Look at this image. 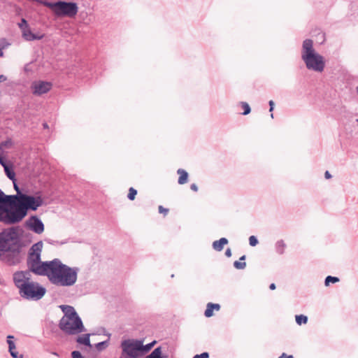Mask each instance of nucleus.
<instances>
[{
    "label": "nucleus",
    "mask_w": 358,
    "mask_h": 358,
    "mask_svg": "<svg viewBox=\"0 0 358 358\" xmlns=\"http://www.w3.org/2000/svg\"><path fill=\"white\" fill-rule=\"evenodd\" d=\"M22 239L18 228L10 227L0 231V260L9 266L22 259Z\"/></svg>",
    "instance_id": "nucleus-1"
},
{
    "label": "nucleus",
    "mask_w": 358,
    "mask_h": 358,
    "mask_svg": "<svg viewBox=\"0 0 358 358\" xmlns=\"http://www.w3.org/2000/svg\"><path fill=\"white\" fill-rule=\"evenodd\" d=\"M46 266V271L43 275H46L52 284L69 287L76 283L78 272V268L69 267L58 259L48 262V264Z\"/></svg>",
    "instance_id": "nucleus-2"
},
{
    "label": "nucleus",
    "mask_w": 358,
    "mask_h": 358,
    "mask_svg": "<svg viewBox=\"0 0 358 358\" xmlns=\"http://www.w3.org/2000/svg\"><path fill=\"white\" fill-rule=\"evenodd\" d=\"M14 196H7L0 189V222L13 224L22 220V205Z\"/></svg>",
    "instance_id": "nucleus-3"
},
{
    "label": "nucleus",
    "mask_w": 358,
    "mask_h": 358,
    "mask_svg": "<svg viewBox=\"0 0 358 358\" xmlns=\"http://www.w3.org/2000/svg\"><path fill=\"white\" fill-rule=\"evenodd\" d=\"M61 308L64 315L59 322L60 329L69 334L82 332L84 327L75 309L70 306H62Z\"/></svg>",
    "instance_id": "nucleus-4"
},
{
    "label": "nucleus",
    "mask_w": 358,
    "mask_h": 358,
    "mask_svg": "<svg viewBox=\"0 0 358 358\" xmlns=\"http://www.w3.org/2000/svg\"><path fill=\"white\" fill-rule=\"evenodd\" d=\"M301 57L308 69L317 72H322L324 70L325 66L324 58L315 52L312 40L306 39L303 41Z\"/></svg>",
    "instance_id": "nucleus-5"
},
{
    "label": "nucleus",
    "mask_w": 358,
    "mask_h": 358,
    "mask_svg": "<svg viewBox=\"0 0 358 358\" xmlns=\"http://www.w3.org/2000/svg\"><path fill=\"white\" fill-rule=\"evenodd\" d=\"M156 343L153 341L150 343L143 345V341L136 339L124 340L121 343L122 353L121 358H138L148 352Z\"/></svg>",
    "instance_id": "nucleus-6"
},
{
    "label": "nucleus",
    "mask_w": 358,
    "mask_h": 358,
    "mask_svg": "<svg viewBox=\"0 0 358 358\" xmlns=\"http://www.w3.org/2000/svg\"><path fill=\"white\" fill-rule=\"evenodd\" d=\"M43 243L42 241L34 244L29 250L27 257V266L33 273L42 275L46 271L48 262L41 261V254L43 250Z\"/></svg>",
    "instance_id": "nucleus-7"
},
{
    "label": "nucleus",
    "mask_w": 358,
    "mask_h": 358,
    "mask_svg": "<svg viewBox=\"0 0 358 358\" xmlns=\"http://www.w3.org/2000/svg\"><path fill=\"white\" fill-rule=\"evenodd\" d=\"M41 3L52 9L54 13L57 16H66L73 17L76 15L78 8L76 3L58 1L56 3H50L43 1Z\"/></svg>",
    "instance_id": "nucleus-8"
},
{
    "label": "nucleus",
    "mask_w": 358,
    "mask_h": 358,
    "mask_svg": "<svg viewBox=\"0 0 358 358\" xmlns=\"http://www.w3.org/2000/svg\"><path fill=\"white\" fill-rule=\"evenodd\" d=\"M45 288L38 282L24 280V296L31 300H39L45 294Z\"/></svg>",
    "instance_id": "nucleus-9"
},
{
    "label": "nucleus",
    "mask_w": 358,
    "mask_h": 358,
    "mask_svg": "<svg viewBox=\"0 0 358 358\" xmlns=\"http://www.w3.org/2000/svg\"><path fill=\"white\" fill-rule=\"evenodd\" d=\"M43 203V199L41 196H30L24 194V217L29 210L36 211Z\"/></svg>",
    "instance_id": "nucleus-10"
},
{
    "label": "nucleus",
    "mask_w": 358,
    "mask_h": 358,
    "mask_svg": "<svg viewBox=\"0 0 358 358\" xmlns=\"http://www.w3.org/2000/svg\"><path fill=\"white\" fill-rule=\"evenodd\" d=\"M25 227L30 231L36 234H41L44 232L45 226L43 222L36 215H32L28 218L25 223Z\"/></svg>",
    "instance_id": "nucleus-11"
},
{
    "label": "nucleus",
    "mask_w": 358,
    "mask_h": 358,
    "mask_svg": "<svg viewBox=\"0 0 358 358\" xmlns=\"http://www.w3.org/2000/svg\"><path fill=\"white\" fill-rule=\"evenodd\" d=\"M52 87V83L43 80L34 81L31 86L32 93L37 96L48 93Z\"/></svg>",
    "instance_id": "nucleus-12"
},
{
    "label": "nucleus",
    "mask_w": 358,
    "mask_h": 358,
    "mask_svg": "<svg viewBox=\"0 0 358 358\" xmlns=\"http://www.w3.org/2000/svg\"><path fill=\"white\" fill-rule=\"evenodd\" d=\"M44 37L41 33L34 34L29 29L27 28V21L24 20V39L27 41L40 40Z\"/></svg>",
    "instance_id": "nucleus-13"
},
{
    "label": "nucleus",
    "mask_w": 358,
    "mask_h": 358,
    "mask_svg": "<svg viewBox=\"0 0 358 358\" xmlns=\"http://www.w3.org/2000/svg\"><path fill=\"white\" fill-rule=\"evenodd\" d=\"M14 336L8 335L7 336V343L8 344V351L13 358H22V355H18V352L15 350L16 347L13 341Z\"/></svg>",
    "instance_id": "nucleus-14"
},
{
    "label": "nucleus",
    "mask_w": 358,
    "mask_h": 358,
    "mask_svg": "<svg viewBox=\"0 0 358 358\" xmlns=\"http://www.w3.org/2000/svg\"><path fill=\"white\" fill-rule=\"evenodd\" d=\"M13 281L15 286L19 289V293L22 296V271H16L13 274Z\"/></svg>",
    "instance_id": "nucleus-15"
},
{
    "label": "nucleus",
    "mask_w": 358,
    "mask_h": 358,
    "mask_svg": "<svg viewBox=\"0 0 358 358\" xmlns=\"http://www.w3.org/2000/svg\"><path fill=\"white\" fill-rule=\"evenodd\" d=\"M220 309V306L218 303H208L206 306L204 315L206 317H210L213 315V310L218 311Z\"/></svg>",
    "instance_id": "nucleus-16"
},
{
    "label": "nucleus",
    "mask_w": 358,
    "mask_h": 358,
    "mask_svg": "<svg viewBox=\"0 0 358 358\" xmlns=\"http://www.w3.org/2000/svg\"><path fill=\"white\" fill-rule=\"evenodd\" d=\"M14 189L17 192V194L15 195H7V196H14L16 197L17 199L15 201L18 202L19 203L22 205V189H21L15 181H13Z\"/></svg>",
    "instance_id": "nucleus-17"
},
{
    "label": "nucleus",
    "mask_w": 358,
    "mask_h": 358,
    "mask_svg": "<svg viewBox=\"0 0 358 358\" xmlns=\"http://www.w3.org/2000/svg\"><path fill=\"white\" fill-rule=\"evenodd\" d=\"M228 243V240L226 238H221L218 241L213 243V248L217 251L222 250L224 246Z\"/></svg>",
    "instance_id": "nucleus-18"
},
{
    "label": "nucleus",
    "mask_w": 358,
    "mask_h": 358,
    "mask_svg": "<svg viewBox=\"0 0 358 358\" xmlns=\"http://www.w3.org/2000/svg\"><path fill=\"white\" fill-rule=\"evenodd\" d=\"M177 173L179 175L178 178V183L180 185H184L187 182L188 180V173L186 171L182 169H179L177 171Z\"/></svg>",
    "instance_id": "nucleus-19"
},
{
    "label": "nucleus",
    "mask_w": 358,
    "mask_h": 358,
    "mask_svg": "<svg viewBox=\"0 0 358 358\" xmlns=\"http://www.w3.org/2000/svg\"><path fill=\"white\" fill-rule=\"evenodd\" d=\"M286 248V244L284 241L280 240L275 244V250L278 254H283Z\"/></svg>",
    "instance_id": "nucleus-20"
},
{
    "label": "nucleus",
    "mask_w": 358,
    "mask_h": 358,
    "mask_svg": "<svg viewBox=\"0 0 358 358\" xmlns=\"http://www.w3.org/2000/svg\"><path fill=\"white\" fill-rule=\"evenodd\" d=\"M4 171H5V173L6 175V176L10 180H11L12 181H15L16 180V179H15V173L13 171V170L11 166L5 167Z\"/></svg>",
    "instance_id": "nucleus-21"
},
{
    "label": "nucleus",
    "mask_w": 358,
    "mask_h": 358,
    "mask_svg": "<svg viewBox=\"0 0 358 358\" xmlns=\"http://www.w3.org/2000/svg\"><path fill=\"white\" fill-rule=\"evenodd\" d=\"M245 259V256L243 255L242 256L241 258H240V261H236L234 262V266L237 269H243L245 268L246 266V263L245 262H241V261H244Z\"/></svg>",
    "instance_id": "nucleus-22"
},
{
    "label": "nucleus",
    "mask_w": 358,
    "mask_h": 358,
    "mask_svg": "<svg viewBox=\"0 0 358 358\" xmlns=\"http://www.w3.org/2000/svg\"><path fill=\"white\" fill-rule=\"evenodd\" d=\"M78 343L85 345L90 346V337L88 334L79 336L77 339Z\"/></svg>",
    "instance_id": "nucleus-23"
},
{
    "label": "nucleus",
    "mask_w": 358,
    "mask_h": 358,
    "mask_svg": "<svg viewBox=\"0 0 358 358\" xmlns=\"http://www.w3.org/2000/svg\"><path fill=\"white\" fill-rule=\"evenodd\" d=\"M12 145L13 141L10 138H8L0 143V150L3 151L4 149L10 148Z\"/></svg>",
    "instance_id": "nucleus-24"
},
{
    "label": "nucleus",
    "mask_w": 358,
    "mask_h": 358,
    "mask_svg": "<svg viewBox=\"0 0 358 358\" xmlns=\"http://www.w3.org/2000/svg\"><path fill=\"white\" fill-rule=\"evenodd\" d=\"M161 348H157L155 349L150 355L146 357V358H162Z\"/></svg>",
    "instance_id": "nucleus-25"
},
{
    "label": "nucleus",
    "mask_w": 358,
    "mask_h": 358,
    "mask_svg": "<svg viewBox=\"0 0 358 358\" xmlns=\"http://www.w3.org/2000/svg\"><path fill=\"white\" fill-rule=\"evenodd\" d=\"M296 322L299 325L302 324H306L308 322V317L303 315H296Z\"/></svg>",
    "instance_id": "nucleus-26"
},
{
    "label": "nucleus",
    "mask_w": 358,
    "mask_h": 358,
    "mask_svg": "<svg viewBox=\"0 0 358 358\" xmlns=\"http://www.w3.org/2000/svg\"><path fill=\"white\" fill-rule=\"evenodd\" d=\"M241 106L243 110V112L242 113L243 115H245L250 113L251 109L248 103L243 101L241 102Z\"/></svg>",
    "instance_id": "nucleus-27"
},
{
    "label": "nucleus",
    "mask_w": 358,
    "mask_h": 358,
    "mask_svg": "<svg viewBox=\"0 0 358 358\" xmlns=\"http://www.w3.org/2000/svg\"><path fill=\"white\" fill-rule=\"evenodd\" d=\"M136 194L137 191L134 187H130L129 189L127 197L129 200L133 201L135 199Z\"/></svg>",
    "instance_id": "nucleus-28"
},
{
    "label": "nucleus",
    "mask_w": 358,
    "mask_h": 358,
    "mask_svg": "<svg viewBox=\"0 0 358 358\" xmlns=\"http://www.w3.org/2000/svg\"><path fill=\"white\" fill-rule=\"evenodd\" d=\"M339 281V279L337 277L333 276H327L325 279V285L328 286L330 282L335 283Z\"/></svg>",
    "instance_id": "nucleus-29"
},
{
    "label": "nucleus",
    "mask_w": 358,
    "mask_h": 358,
    "mask_svg": "<svg viewBox=\"0 0 358 358\" xmlns=\"http://www.w3.org/2000/svg\"><path fill=\"white\" fill-rule=\"evenodd\" d=\"M10 43L4 38H0V49L8 48Z\"/></svg>",
    "instance_id": "nucleus-30"
},
{
    "label": "nucleus",
    "mask_w": 358,
    "mask_h": 358,
    "mask_svg": "<svg viewBox=\"0 0 358 358\" xmlns=\"http://www.w3.org/2000/svg\"><path fill=\"white\" fill-rule=\"evenodd\" d=\"M249 243L251 246H255L258 243V241L255 236H251L249 238Z\"/></svg>",
    "instance_id": "nucleus-31"
},
{
    "label": "nucleus",
    "mask_w": 358,
    "mask_h": 358,
    "mask_svg": "<svg viewBox=\"0 0 358 358\" xmlns=\"http://www.w3.org/2000/svg\"><path fill=\"white\" fill-rule=\"evenodd\" d=\"M159 213L161 214H163L164 216L167 215V214L169 212V210L168 208H164L162 206H159L158 207Z\"/></svg>",
    "instance_id": "nucleus-32"
},
{
    "label": "nucleus",
    "mask_w": 358,
    "mask_h": 358,
    "mask_svg": "<svg viewBox=\"0 0 358 358\" xmlns=\"http://www.w3.org/2000/svg\"><path fill=\"white\" fill-rule=\"evenodd\" d=\"M209 355L208 352H203L201 355H196L193 358H208Z\"/></svg>",
    "instance_id": "nucleus-33"
},
{
    "label": "nucleus",
    "mask_w": 358,
    "mask_h": 358,
    "mask_svg": "<svg viewBox=\"0 0 358 358\" xmlns=\"http://www.w3.org/2000/svg\"><path fill=\"white\" fill-rule=\"evenodd\" d=\"M0 164L3 167V169L9 166L4 157H0Z\"/></svg>",
    "instance_id": "nucleus-34"
},
{
    "label": "nucleus",
    "mask_w": 358,
    "mask_h": 358,
    "mask_svg": "<svg viewBox=\"0 0 358 358\" xmlns=\"http://www.w3.org/2000/svg\"><path fill=\"white\" fill-rule=\"evenodd\" d=\"M71 355L72 358H83L80 352L78 351H73Z\"/></svg>",
    "instance_id": "nucleus-35"
},
{
    "label": "nucleus",
    "mask_w": 358,
    "mask_h": 358,
    "mask_svg": "<svg viewBox=\"0 0 358 358\" xmlns=\"http://www.w3.org/2000/svg\"><path fill=\"white\" fill-rule=\"evenodd\" d=\"M269 106H270L269 111L272 112L273 110V108H274V102H273V101L271 100L269 101Z\"/></svg>",
    "instance_id": "nucleus-36"
},
{
    "label": "nucleus",
    "mask_w": 358,
    "mask_h": 358,
    "mask_svg": "<svg viewBox=\"0 0 358 358\" xmlns=\"http://www.w3.org/2000/svg\"><path fill=\"white\" fill-rule=\"evenodd\" d=\"M190 188L192 190H193L194 192H197L198 191V187L196 184H192L191 186H190Z\"/></svg>",
    "instance_id": "nucleus-37"
},
{
    "label": "nucleus",
    "mask_w": 358,
    "mask_h": 358,
    "mask_svg": "<svg viewBox=\"0 0 358 358\" xmlns=\"http://www.w3.org/2000/svg\"><path fill=\"white\" fill-rule=\"evenodd\" d=\"M278 358H294L292 355H287L285 353H282Z\"/></svg>",
    "instance_id": "nucleus-38"
},
{
    "label": "nucleus",
    "mask_w": 358,
    "mask_h": 358,
    "mask_svg": "<svg viewBox=\"0 0 358 358\" xmlns=\"http://www.w3.org/2000/svg\"><path fill=\"white\" fill-rule=\"evenodd\" d=\"M225 255L228 257H230L231 256V249L228 248L226 251H225Z\"/></svg>",
    "instance_id": "nucleus-39"
},
{
    "label": "nucleus",
    "mask_w": 358,
    "mask_h": 358,
    "mask_svg": "<svg viewBox=\"0 0 358 358\" xmlns=\"http://www.w3.org/2000/svg\"><path fill=\"white\" fill-rule=\"evenodd\" d=\"M324 176L327 179H330L331 178V175L330 174V173L327 171L324 173Z\"/></svg>",
    "instance_id": "nucleus-40"
},
{
    "label": "nucleus",
    "mask_w": 358,
    "mask_h": 358,
    "mask_svg": "<svg viewBox=\"0 0 358 358\" xmlns=\"http://www.w3.org/2000/svg\"><path fill=\"white\" fill-rule=\"evenodd\" d=\"M6 80H7L6 76H5L4 75H0V83L1 82H4Z\"/></svg>",
    "instance_id": "nucleus-41"
},
{
    "label": "nucleus",
    "mask_w": 358,
    "mask_h": 358,
    "mask_svg": "<svg viewBox=\"0 0 358 358\" xmlns=\"http://www.w3.org/2000/svg\"><path fill=\"white\" fill-rule=\"evenodd\" d=\"M18 27L22 29V18H21L20 21L17 22Z\"/></svg>",
    "instance_id": "nucleus-42"
},
{
    "label": "nucleus",
    "mask_w": 358,
    "mask_h": 358,
    "mask_svg": "<svg viewBox=\"0 0 358 358\" xmlns=\"http://www.w3.org/2000/svg\"><path fill=\"white\" fill-rule=\"evenodd\" d=\"M269 288L271 289V290H274L275 289V285L274 283H271L269 286Z\"/></svg>",
    "instance_id": "nucleus-43"
},
{
    "label": "nucleus",
    "mask_w": 358,
    "mask_h": 358,
    "mask_svg": "<svg viewBox=\"0 0 358 358\" xmlns=\"http://www.w3.org/2000/svg\"><path fill=\"white\" fill-rule=\"evenodd\" d=\"M3 49H0V57H3Z\"/></svg>",
    "instance_id": "nucleus-44"
},
{
    "label": "nucleus",
    "mask_w": 358,
    "mask_h": 358,
    "mask_svg": "<svg viewBox=\"0 0 358 358\" xmlns=\"http://www.w3.org/2000/svg\"><path fill=\"white\" fill-rule=\"evenodd\" d=\"M43 127H44L45 128H48V124H47L46 123L43 124Z\"/></svg>",
    "instance_id": "nucleus-45"
},
{
    "label": "nucleus",
    "mask_w": 358,
    "mask_h": 358,
    "mask_svg": "<svg viewBox=\"0 0 358 358\" xmlns=\"http://www.w3.org/2000/svg\"><path fill=\"white\" fill-rule=\"evenodd\" d=\"M0 157H3L1 154H0Z\"/></svg>",
    "instance_id": "nucleus-46"
},
{
    "label": "nucleus",
    "mask_w": 358,
    "mask_h": 358,
    "mask_svg": "<svg viewBox=\"0 0 358 358\" xmlns=\"http://www.w3.org/2000/svg\"><path fill=\"white\" fill-rule=\"evenodd\" d=\"M357 93H358V87L357 88Z\"/></svg>",
    "instance_id": "nucleus-47"
},
{
    "label": "nucleus",
    "mask_w": 358,
    "mask_h": 358,
    "mask_svg": "<svg viewBox=\"0 0 358 358\" xmlns=\"http://www.w3.org/2000/svg\"><path fill=\"white\" fill-rule=\"evenodd\" d=\"M357 121H358V119H357Z\"/></svg>",
    "instance_id": "nucleus-48"
}]
</instances>
